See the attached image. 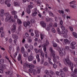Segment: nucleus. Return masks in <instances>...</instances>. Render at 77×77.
Wrapping results in <instances>:
<instances>
[{
    "label": "nucleus",
    "instance_id": "obj_1",
    "mask_svg": "<svg viewBox=\"0 0 77 77\" xmlns=\"http://www.w3.org/2000/svg\"><path fill=\"white\" fill-rule=\"evenodd\" d=\"M5 15L6 16V17L5 19V22H8L9 20H10L11 21L15 23V20H13V17L9 14L8 13H5Z\"/></svg>",
    "mask_w": 77,
    "mask_h": 77
},
{
    "label": "nucleus",
    "instance_id": "obj_2",
    "mask_svg": "<svg viewBox=\"0 0 77 77\" xmlns=\"http://www.w3.org/2000/svg\"><path fill=\"white\" fill-rule=\"evenodd\" d=\"M65 61L70 66V69L72 71H73V63L71 62V61H70L69 59L68 58H66L65 59Z\"/></svg>",
    "mask_w": 77,
    "mask_h": 77
},
{
    "label": "nucleus",
    "instance_id": "obj_3",
    "mask_svg": "<svg viewBox=\"0 0 77 77\" xmlns=\"http://www.w3.org/2000/svg\"><path fill=\"white\" fill-rule=\"evenodd\" d=\"M49 51L52 56V57H56L55 54H56V52L53 49L52 47H50L49 48Z\"/></svg>",
    "mask_w": 77,
    "mask_h": 77
},
{
    "label": "nucleus",
    "instance_id": "obj_4",
    "mask_svg": "<svg viewBox=\"0 0 77 77\" xmlns=\"http://www.w3.org/2000/svg\"><path fill=\"white\" fill-rule=\"evenodd\" d=\"M17 23H14L13 25V28L11 29V32L12 33H14L15 32V30H16V28Z\"/></svg>",
    "mask_w": 77,
    "mask_h": 77
},
{
    "label": "nucleus",
    "instance_id": "obj_5",
    "mask_svg": "<svg viewBox=\"0 0 77 77\" xmlns=\"http://www.w3.org/2000/svg\"><path fill=\"white\" fill-rule=\"evenodd\" d=\"M30 24V22L29 21H27V22L24 21L23 23V26L25 27H27V26H29Z\"/></svg>",
    "mask_w": 77,
    "mask_h": 77
},
{
    "label": "nucleus",
    "instance_id": "obj_6",
    "mask_svg": "<svg viewBox=\"0 0 77 77\" xmlns=\"http://www.w3.org/2000/svg\"><path fill=\"white\" fill-rule=\"evenodd\" d=\"M22 73L23 75L26 76V77H29V75H30V74L29 73L25 71H23Z\"/></svg>",
    "mask_w": 77,
    "mask_h": 77
},
{
    "label": "nucleus",
    "instance_id": "obj_7",
    "mask_svg": "<svg viewBox=\"0 0 77 77\" xmlns=\"http://www.w3.org/2000/svg\"><path fill=\"white\" fill-rule=\"evenodd\" d=\"M61 34L63 35L64 38H67L68 36L67 34L65 32V31H61L60 35H61Z\"/></svg>",
    "mask_w": 77,
    "mask_h": 77
},
{
    "label": "nucleus",
    "instance_id": "obj_8",
    "mask_svg": "<svg viewBox=\"0 0 77 77\" xmlns=\"http://www.w3.org/2000/svg\"><path fill=\"white\" fill-rule=\"evenodd\" d=\"M34 59V57L33 56L30 55L28 57V59L29 62H31Z\"/></svg>",
    "mask_w": 77,
    "mask_h": 77
},
{
    "label": "nucleus",
    "instance_id": "obj_9",
    "mask_svg": "<svg viewBox=\"0 0 77 77\" xmlns=\"http://www.w3.org/2000/svg\"><path fill=\"white\" fill-rule=\"evenodd\" d=\"M60 75L61 77H65V74L63 71L62 70H60Z\"/></svg>",
    "mask_w": 77,
    "mask_h": 77
},
{
    "label": "nucleus",
    "instance_id": "obj_10",
    "mask_svg": "<svg viewBox=\"0 0 77 77\" xmlns=\"http://www.w3.org/2000/svg\"><path fill=\"white\" fill-rule=\"evenodd\" d=\"M40 24H41V25L43 27H45L46 26V23H45V22L43 21L40 22Z\"/></svg>",
    "mask_w": 77,
    "mask_h": 77
},
{
    "label": "nucleus",
    "instance_id": "obj_11",
    "mask_svg": "<svg viewBox=\"0 0 77 77\" xmlns=\"http://www.w3.org/2000/svg\"><path fill=\"white\" fill-rule=\"evenodd\" d=\"M53 61L54 63H56L57 64H59V63L60 61H57V59L56 58V57H53Z\"/></svg>",
    "mask_w": 77,
    "mask_h": 77
},
{
    "label": "nucleus",
    "instance_id": "obj_12",
    "mask_svg": "<svg viewBox=\"0 0 77 77\" xmlns=\"http://www.w3.org/2000/svg\"><path fill=\"white\" fill-rule=\"evenodd\" d=\"M40 54H36L35 55V57H36V59H37V62H40L41 60H40V58H39Z\"/></svg>",
    "mask_w": 77,
    "mask_h": 77
},
{
    "label": "nucleus",
    "instance_id": "obj_13",
    "mask_svg": "<svg viewBox=\"0 0 77 77\" xmlns=\"http://www.w3.org/2000/svg\"><path fill=\"white\" fill-rule=\"evenodd\" d=\"M12 36L14 39H18V37L15 34H13Z\"/></svg>",
    "mask_w": 77,
    "mask_h": 77
},
{
    "label": "nucleus",
    "instance_id": "obj_14",
    "mask_svg": "<svg viewBox=\"0 0 77 77\" xmlns=\"http://www.w3.org/2000/svg\"><path fill=\"white\" fill-rule=\"evenodd\" d=\"M6 65H2V66L1 67V68H2L3 70L6 69V67L7 66Z\"/></svg>",
    "mask_w": 77,
    "mask_h": 77
},
{
    "label": "nucleus",
    "instance_id": "obj_15",
    "mask_svg": "<svg viewBox=\"0 0 77 77\" xmlns=\"http://www.w3.org/2000/svg\"><path fill=\"white\" fill-rule=\"evenodd\" d=\"M25 51V49L24 47H22L21 49V52L22 53H24Z\"/></svg>",
    "mask_w": 77,
    "mask_h": 77
},
{
    "label": "nucleus",
    "instance_id": "obj_16",
    "mask_svg": "<svg viewBox=\"0 0 77 77\" xmlns=\"http://www.w3.org/2000/svg\"><path fill=\"white\" fill-rule=\"evenodd\" d=\"M4 59H1L0 60V65H3V63H4Z\"/></svg>",
    "mask_w": 77,
    "mask_h": 77
},
{
    "label": "nucleus",
    "instance_id": "obj_17",
    "mask_svg": "<svg viewBox=\"0 0 77 77\" xmlns=\"http://www.w3.org/2000/svg\"><path fill=\"white\" fill-rule=\"evenodd\" d=\"M33 75H36V70L35 69H33L32 71Z\"/></svg>",
    "mask_w": 77,
    "mask_h": 77
},
{
    "label": "nucleus",
    "instance_id": "obj_18",
    "mask_svg": "<svg viewBox=\"0 0 77 77\" xmlns=\"http://www.w3.org/2000/svg\"><path fill=\"white\" fill-rule=\"evenodd\" d=\"M37 14H38L37 12H35L34 13H32L31 14V15L32 16V17H35V16Z\"/></svg>",
    "mask_w": 77,
    "mask_h": 77
},
{
    "label": "nucleus",
    "instance_id": "obj_19",
    "mask_svg": "<svg viewBox=\"0 0 77 77\" xmlns=\"http://www.w3.org/2000/svg\"><path fill=\"white\" fill-rule=\"evenodd\" d=\"M59 54L61 57H62L63 56V53L62 51H60L59 52Z\"/></svg>",
    "mask_w": 77,
    "mask_h": 77
},
{
    "label": "nucleus",
    "instance_id": "obj_20",
    "mask_svg": "<svg viewBox=\"0 0 77 77\" xmlns=\"http://www.w3.org/2000/svg\"><path fill=\"white\" fill-rule=\"evenodd\" d=\"M17 60L18 61H20V60H21V56L20 54H19V56L17 58Z\"/></svg>",
    "mask_w": 77,
    "mask_h": 77
},
{
    "label": "nucleus",
    "instance_id": "obj_21",
    "mask_svg": "<svg viewBox=\"0 0 77 77\" xmlns=\"http://www.w3.org/2000/svg\"><path fill=\"white\" fill-rule=\"evenodd\" d=\"M49 72L50 74H51L52 75H54V74H55V73H54L53 71L51 70H49Z\"/></svg>",
    "mask_w": 77,
    "mask_h": 77
},
{
    "label": "nucleus",
    "instance_id": "obj_22",
    "mask_svg": "<svg viewBox=\"0 0 77 77\" xmlns=\"http://www.w3.org/2000/svg\"><path fill=\"white\" fill-rule=\"evenodd\" d=\"M30 22L32 24H33L35 23V20L33 19H31L30 21Z\"/></svg>",
    "mask_w": 77,
    "mask_h": 77
},
{
    "label": "nucleus",
    "instance_id": "obj_23",
    "mask_svg": "<svg viewBox=\"0 0 77 77\" xmlns=\"http://www.w3.org/2000/svg\"><path fill=\"white\" fill-rule=\"evenodd\" d=\"M76 44V43H75V42H72L71 43L70 45H71V46H74V45H75Z\"/></svg>",
    "mask_w": 77,
    "mask_h": 77
},
{
    "label": "nucleus",
    "instance_id": "obj_24",
    "mask_svg": "<svg viewBox=\"0 0 77 77\" xmlns=\"http://www.w3.org/2000/svg\"><path fill=\"white\" fill-rule=\"evenodd\" d=\"M73 35H74V36L75 37V38H77V34L75 33V32H73Z\"/></svg>",
    "mask_w": 77,
    "mask_h": 77
},
{
    "label": "nucleus",
    "instance_id": "obj_25",
    "mask_svg": "<svg viewBox=\"0 0 77 77\" xmlns=\"http://www.w3.org/2000/svg\"><path fill=\"white\" fill-rule=\"evenodd\" d=\"M49 13L50 15H51V17H54V14H53L52 13L51 11H49Z\"/></svg>",
    "mask_w": 77,
    "mask_h": 77
},
{
    "label": "nucleus",
    "instance_id": "obj_26",
    "mask_svg": "<svg viewBox=\"0 0 77 77\" xmlns=\"http://www.w3.org/2000/svg\"><path fill=\"white\" fill-rule=\"evenodd\" d=\"M57 33H58L59 35L60 34V33L61 32H60V29L59 28H58L57 29Z\"/></svg>",
    "mask_w": 77,
    "mask_h": 77
},
{
    "label": "nucleus",
    "instance_id": "obj_27",
    "mask_svg": "<svg viewBox=\"0 0 77 77\" xmlns=\"http://www.w3.org/2000/svg\"><path fill=\"white\" fill-rule=\"evenodd\" d=\"M40 54L42 56V57H44V52H43L41 51L40 52Z\"/></svg>",
    "mask_w": 77,
    "mask_h": 77
},
{
    "label": "nucleus",
    "instance_id": "obj_28",
    "mask_svg": "<svg viewBox=\"0 0 77 77\" xmlns=\"http://www.w3.org/2000/svg\"><path fill=\"white\" fill-rule=\"evenodd\" d=\"M26 12L28 14H30L31 11H30V10L29 9H26Z\"/></svg>",
    "mask_w": 77,
    "mask_h": 77
},
{
    "label": "nucleus",
    "instance_id": "obj_29",
    "mask_svg": "<svg viewBox=\"0 0 77 77\" xmlns=\"http://www.w3.org/2000/svg\"><path fill=\"white\" fill-rule=\"evenodd\" d=\"M45 72L46 74H47V75H49V74H50L48 70H45Z\"/></svg>",
    "mask_w": 77,
    "mask_h": 77
},
{
    "label": "nucleus",
    "instance_id": "obj_30",
    "mask_svg": "<svg viewBox=\"0 0 77 77\" xmlns=\"http://www.w3.org/2000/svg\"><path fill=\"white\" fill-rule=\"evenodd\" d=\"M58 12L60 14H64V12L62 10H58Z\"/></svg>",
    "mask_w": 77,
    "mask_h": 77
},
{
    "label": "nucleus",
    "instance_id": "obj_31",
    "mask_svg": "<svg viewBox=\"0 0 77 77\" xmlns=\"http://www.w3.org/2000/svg\"><path fill=\"white\" fill-rule=\"evenodd\" d=\"M64 42L65 43L67 44V43H68L69 40H68L67 39H64Z\"/></svg>",
    "mask_w": 77,
    "mask_h": 77
},
{
    "label": "nucleus",
    "instance_id": "obj_32",
    "mask_svg": "<svg viewBox=\"0 0 77 77\" xmlns=\"http://www.w3.org/2000/svg\"><path fill=\"white\" fill-rule=\"evenodd\" d=\"M25 47L26 49H27L29 48V45L27 44H25Z\"/></svg>",
    "mask_w": 77,
    "mask_h": 77
},
{
    "label": "nucleus",
    "instance_id": "obj_33",
    "mask_svg": "<svg viewBox=\"0 0 77 77\" xmlns=\"http://www.w3.org/2000/svg\"><path fill=\"white\" fill-rule=\"evenodd\" d=\"M44 54L45 58H47V57H48V55H47V52H45Z\"/></svg>",
    "mask_w": 77,
    "mask_h": 77
},
{
    "label": "nucleus",
    "instance_id": "obj_34",
    "mask_svg": "<svg viewBox=\"0 0 77 77\" xmlns=\"http://www.w3.org/2000/svg\"><path fill=\"white\" fill-rule=\"evenodd\" d=\"M29 67L30 68H33L34 67H35V66L33 65H31L29 66Z\"/></svg>",
    "mask_w": 77,
    "mask_h": 77
},
{
    "label": "nucleus",
    "instance_id": "obj_35",
    "mask_svg": "<svg viewBox=\"0 0 77 77\" xmlns=\"http://www.w3.org/2000/svg\"><path fill=\"white\" fill-rule=\"evenodd\" d=\"M11 14H13V15H16V14H17V12L15 11H12L11 12Z\"/></svg>",
    "mask_w": 77,
    "mask_h": 77
},
{
    "label": "nucleus",
    "instance_id": "obj_36",
    "mask_svg": "<svg viewBox=\"0 0 77 77\" xmlns=\"http://www.w3.org/2000/svg\"><path fill=\"white\" fill-rule=\"evenodd\" d=\"M17 23H18V24H21V23H22V22H21V20H20V19L17 20Z\"/></svg>",
    "mask_w": 77,
    "mask_h": 77
},
{
    "label": "nucleus",
    "instance_id": "obj_37",
    "mask_svg": "<svg viewBox=\"0 0 77 77\" xmlns=\"http://www.w3.org/2000/svg\"><path fill=\"white\" fill-rule=\"evenodd\" d=\"M53 65V67L55 69H56L57 68V65L56 64L54 63L52 65Z\"/></svg>",
    "mask_w": 77,
    "mask_h": 77
},
{
    "label": "nucleus",
    "instance_id": "obj_38",
    "mask_svg": "<svg viewBox=\"0 0 77 77\" xmlns=\"http://www.w3.org/2000/svg\"><path fill=\"white\" fill-rule=\"evenodd\" d=\"M61 28L62 30H65V27L63 25L61 26Z\"/></svg>",
    "mask_w": 77,
    "mask_h": 77
},
{
    "label": "nucleus",
    "instance_id": "obj_39",
    "mask_svg": "<svg viewBox=\"0 0 77 77\" xmlns=\"http://www.w3.org/2000/svg\"><path fill=\"white\" fill-rule=\"evenodd\" d=\"M47 45H46L45 43L43 44L42 45V47L43 48H47Z\"/></svg>",
    "mask_w": 77,
    "mask_h": 77
},
{
    "label": "nucleus",
    "instance_id": "obj_40",
    "mask_svg": "<svg viewBox=\"0 0 77 77\" xmlns=\"http://www.w3.org/2000/svg\"><path fill=\"white\" fill-rule=\"evenodd\" d=\"M74 72L75 74H77V69L75 68V69Z\"/></svg>",
    "mask_w": 77,
    "mask_h": 77
},
{
    "label": "nucleus",
    "instance_id": "obj_41",
    "mask_svg": "<svg viewBox=\"0 0 77 77\" xmlns=\"http://www.w3.org/2000/svg\"><path fill=\"white\" fill-rule=\"evenodd\" d=\"M29 48L30 50H33V46L32 45H30L29 46Z\"/></svg>",
    "mask_w": 77,
    "mask_h": 77
},
{
    "label": "nucleus",
    "instance_id": "obj_42",
    "mask_svg": "<svg viewBox=\"0 0 77 77\" xmlns=\"http://www.w3.org/2000/svg\"><path fill=\"white\" fill-rule=\"evenodd\" d=\"M69 28L70 29V30H71V31H72H72H73V28L72 27L69 26Z\"/></svg>",
    "mask_w": 77,
    "mask_h": 77
},
{
    "label": "nucleus",
    "instance_id": "obj_43",
    "mask_svg": "<svg viewBox=\"0 0 77 77\" xmlns=\"http://www.w3.org/2000/svg\"><path fill=\"white\" fill-rule=\"evenodd\" d=\"M46 43H45V44L47 45L49 44V42H48V40H46L45 42Z\"/></svg>",
    "mask_w": 77,
    "mask_h": 77
},
{
    "label": "nucleus",
    "instance_id": "obj_44",
    "mask_svg": "<svg viewBox=\"0 0 77 77\" xmlns=\"http://www.w3.org/2000/svg\"><path fill=\"white\" fill-rule=\"evenodd\" d=\"M28 7L29 9H32L33 8V6L32 5H29L28 6Z\"/></svg>",
    "mask_w": 77,
    "mask_h": 77
},
{
    "label": "nucleus",
    "instance_id": "obj_45",
    "mask_svg": "<svg viewBox=\"0 0 77 77\" xmlns=\"http://www.w3.org/2000/svg\"><path fill=\"white\" fill-rule=\"evenodd\" d=\"M5 35V33L3 32H2V34H1V38H3L4 37V35Z\"/></svg>",
    "mask_w": 77,
    "mask_h": 77
},
{
    "label": "nucleus",
    "instance_id": "obj_46",
    "mask_svg": "<svg viewBox=\"0 0 77 77\" xmlns=\"http://www.w3.org/2000/svg\"><path fill=\"white\" fill-rule=\"evenodd\" d=\"M14 5L15 6H18V3L17 2H14Z\"/></svg>",
    "mask_w": 77,
    "mask_h": 77
},
{
    "label": "nucleus",
    "instance_id": "obj_47",
    "mask_svg": "<svg viewBox=\"0 0 77 77\" xmlns=\"http://www.w3.org/2000/svg\"><path fill=\"white\" fill-rule=\"evenodd\" d=\"M34 50L36 53V54H38V49H37V48H34Z\"/></svg>",
    "mask_w": 77,
    "mask_h": 77
},
{
    "label": "nucleus",
    "instance_id": "obj_48",
    "mask_svg": "<svg viewBox=\"0 0 77 77\" xmlns=\"http://www.w3.org/2000/svg\"><path fill=\"white\" fill-rule=\"evenodd\" d=\"M9 49L10 51H11V50H12V45H10L9 46Z\"/></svg>",
    "mask_w": 77,
    "mask_h": 77
},
{
    "label": "nucleus",
    "instance_id": "obj_49",
    "mask_svg": "<svg viewBox=\"0 0 77 77\" xmlns=\"http://www.w3.org/2000/svg\"><path fill=\"white\" fill-rule=\"evenodd\" d=\"M29 72L30 73H32L33 72V69H29Z\"/></svg>",
    "mask_w": 77,
    "mask_h": 77
},
{
    "label": "nucleus",
    "instance_id": "obj_50",
    "mask_svg": "<svg viewBox=\"0 0 77 77\" xmlns=\"http://www.w3.org/2000/svg\"><path fill=\"white\" fill-rule=\"evenodd\" d=\"M17 52H15L14 55V58H15L16 57V56H17Z\"/></svg>",
    "mask_w": 77,
    "mask_h": 77
},
{
    "label": "nucleus",
    "instance_id": "obj_51",
    "mask_svg": "<svg viewBox=\"0 0 77 77\" xmlns=\"http://www.w3.org/2000/svg\"><path fill=\"white\" fill-rule=\"evenodd\" d=\"M70 6L71 7H72V8H73V9H75V8H77L76 6H75L74 5H70Z\"/></svg>",
    "mask_w": 77,
    "mask_h": 77
},
{
    "label": "nucleus",
    "instance_id": "obj_52",
    "mask_svg": "<svg viewBox=\"0 0 77 77\" xmlns=\"http://www.w3.org/2000/svg\"><path fill=\"white\" fill-rule=\"evenodd\" d=\"M63 70L64 71H68L67 68L66 67H65L63 68Z\"/></svg>",
    "mask_w": 77,
    "mask_h": 77
},
{
    "label": "nucleus",
    "instance_id": "obj_53",
    "mask_svg": "<svg viewBox=\"0 0 77 77\" xmlns=\"http://www.w3.org/2000/svg\"><path fill=\"white\" fill-rule=\"evenodd\" d=\"M53 26V23H50L49 24V26L50 27H51L52 26Z\"/></svg>",
    "mask_w": 77,
    "mask_h": 77
},
{
    "label": "nucleus",
    "instance_id": "obj_54",
    "mask_svg": "<svg viewBox=\"0 0 77 77\" xmlns=\"http://www.w3.org/2000/svg\"><path fill=\"white\" fill-rule=\"evenodd\" d=\"M17 53L18 52H19L20 51V47H17Z\"/></svg>",
    "mask_w": 77,
    "mask_h": 77
},
{
    "label": "nucleus",
    "instance_id": "obj_55",
    "mask_svg": "<svg viewBox=\"0 0 77 77\" xmlns=\"http://www.w3.org/2000/svg\"><path fill=\"white\" fill-rule=\"evenodd\" d=\"M44 66H47V65H48V63L47 62H45L44 63Z\"/></svg>",
    "mask_w": 77,
    "mask_h": 77
},
{
    "label": "nucleus",
    "instance_id": "obj_56",
    "mask_svg": "<svg viewBox=\"0 0 77 77\" xmlns=\"http://www.w3.org/2000/svg\"><path fill=\"white\" fill-rule=\"evenodd\" d=\"M40 36H41V39H42H42H43V34H41L40 35Z\"/></svg>",
    "mask_w": 77,
    "mask_h": 77
},
{
    "label": "nucleus",
    "instance_id": "obj_57",
    "mask_svg": "<svg viewBox=\"0 0 77 77\" xmlns=\"http://www.w3.org/2000/svg\"><path fill=\"white\" fill-rule=\"evenodd\" d=\"M53 46L54 47H56L57 46V44L55 43L53 45Z\"/></svg>",
    "mask_w": 77,
    "mask_h": 77
},
{
    "label": "nucleus",
    "instance_id": "obj_58",
    "mask_svg": "<svg viewBox=\"0 0 77 77\" xmlns=\"http://www.w3.org/2000/svg\"><path fill=\"white\" fill-rule=\"evenodd\" d=\"M9 43H11L12 42V40L11 38H10L9 40Z\"/></svg>",
    "mask_w": 77,
    "mask_h": 77
},
{
    "label": "nucleus",
    "instance_id": "obj_59",
    "mask_svg": "<svg viewBox=\"0 0 77 77\" xmlns=\"http://www.w3.org/2000/svg\"><path fill=\"white\" fill-rule=\"evenodd\" d=\"M54 26L55 27H57V23H54Z\"/></svg>",
    "mask_w": 77,
    "mask_h": 77
},
{
    "label": "nucleus",
    "instance_id": "obj_60",
    "mask_svg": "<svg viewBox=\"0 0 77 77\" xmlns=\"http://www.w3.org/2000/svg\"><path fill=\"white\" fill-rule=\"evenodd\" d=\"M5 5H7L9 3V1L8 0H6L5 2Z\"/></svg>",
    "mask_w": 77,
    "mask_h": 77
},
{
    "label": "nucleus",
    "instance_id": "obj_61",
    "mask_svg": "<svg viewBox=\"0 0 77 77\" xmlns=\"http://www.w3.org/2000/svg\"><path fill=\"white\" fill-rule=\"evenodd\" d=\"M28 42H29V43H31L32 42V39H29L28 40Z\"/></svg>",
    "mask_w": 77,
    "mask_h": 77
},
{
    "label": "nucleus",
    "instance_id": "obj_62",
    "mask_svg": "<svg viewBox=\"0 0 77 77\" xmlns=\"http://www.w3.org/2000/svg\"><path fill=\"white\" fill-rule=\"evenodd\" d=\"M60 24L61 25H62L63 24V21L61 20L60 22Z\"/></svg>",
    "mask_w": 77,
    "mask_h": 77
},
{
    "label": "nucleus",
    "instance_id": "obj_63",
    "mask_svg": "<svg viewBox=\"0 0 77 77\" xmlns=\"http://www.w3.org/2000/svg\"><path fill=\"white\" fill-rule=\"evenodd\" d=\"M74 3H75V1H74L70 2V5H71V4H74Z\"/></svg>",
    "mask_w": 77,
    "mask_h": 77
},
{
    "label": "nucleus",
    "instance_id": "obj_64",
    "mask_svg": "<svg viewBox=\"0 0 77 77\" xmlns=\"http://www.w3.org/2000/svg\"><path fill=\"white\" fill-rule=\"evenodd\" d=\"M43 50L45 52H46L47 51V48H43Z\"/></svg>",
    "mask_w": 77,
    "mask_h": 77
}]
</instances>
